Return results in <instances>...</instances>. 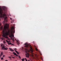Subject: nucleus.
I'll use <instances>...</instances> for the list:
<instances>
[{
	"label": "nucleus",
	"mask_w": 61,
	"mask_h": 61,
	"mask_svg": "<svg viewBox=\"0 0 61 61\" xmlns=\"http://www.w3.org/2000/svg\"><path fill=\"white\" fill-rule=\"evenodd\" d=\"M25 60H26L27 59H26V58H25Z\"/></svg>",
	"instance_id": "nucleus-23"
},
{
	"label": "nucleus",
	"mask_w": 61,
	"mask_h": 61,
	"mask_svg": "<svg viewBox=\"0 0 61 61\" xmlns=\"http://www.w3.org/2000/svg\"><path fill=\"white\" fill-rule=\"evenodd\" d=\"M15 56H18V55L17 54H16Z\"/></svg>",
	"instance_id": "nucleus-20"
},
{
	"label": "nucleus",
	"mask_w": 61,
	"mask_h": 61,
	"mask_svg": "<svg viewBox=\"0 0 61 61\" xmlns=\"http://www.w3.org/2000/svg\"><path fill=\"white\" fill-rule=\"evenodd\" d=\"M8 45H12V43L8 42Z\"/></svg>",
	"instance_id": "nucleus-11"
},
{
	"label": "nucleus",
	"mask_w": 61,
	"mask_h": 61,
	"mask_svg": "<svg viewBox=\"0 0 61 61\" xmlns=\"http://www.w3.org/2000/svg\"><path fill=\"white\" fill-rule=\"evenodd\" d=\"M11 45H14V44H11Z\"/></svg>",
	"instance_id": "nucleus-26"
},
{
	"label": "nucleus",
	"mask_w": 61,
	"mask_h": 61,
	"mask_svg": "<svg viewBox=\"0 0 61 61\" xmlns=\"http://www.w3.org/2000/svg\"><path fill=\"white\" fill-rule=\"evenodd\" d=\"M5 61H8V60H6Z\"/></svg>",
	"instance_id": "nucleus-27"
},
{
	"label": "nucleus",
	"mask_w": 61,
	"mask_h": 61,
	"mask_svg": "<svg viewBox=\"0 0 61 61\" xmlns=\"http://www.w3.org/2000/svg\"><path fill=\"white\" fill-rule=\"evenodd\" d=\"M36 51H39V50H38V49H37L36 48L35 49Z\"/></svg>",
	"instance_id": "nucleus-10"
},
{
	"label": "nucleus",
	"mask_w": 61,
	"mask_h": 61,
	"mask_svg": "<svg viewBox=\"0 0 61 61\" xmlns=\"http://www.w3.org/2000/svg\"><path fill=\"white\" fill-rule=\"evenodd\" d=\"M12 58H15L14 57H12Z\"/></svg>",
	"instance_id": "nucleus-21"
},
{
	"label": "nucleus",
	"mask_w": 61,
	"mask_h": 61,
	"mask_svg": "<svg viewBox=\"0 0 61 61\" xmlns=\"http://www.w3.org/2000/svg\"><path fill=\"white\" fill-rule=\"evenodd\" d=\"M3 53L1 52L0 54V56H3Z\"/></svg>",
	"instance_id": "nucleus-8"
},
{
	"label": "nucleus",
	"mask_w": 61,
	"mask_h": 61,
	"mask_svg": "<svg viewBox=\"0 0 61 61\" xmlns=\"http://www.w3.org/2000/svg\"><path fill=\"white\" fill-rule=\"evenodd\" d=\"M1 46L2 47L1 49L2 50H4V49H5V50H6L8 49V48H6L5 47V45H1Z\"/></svg>",
	"instance_id": "nucleus-4"
},
{
	"label": "nucleus",
	"mask_w": 61,
	"mask_h": 61,
	"mask_svg": "<svg viewBox=\"0 0 61 61\" xmlns=\"http://www.w3.org/2000/svg\"><path fill=\"white\" fill-rule=\"evenodd\" d=\"M7 17H6L4 18V21H3V24H5V22H7Z\"/></svg>",
	"instance_id": "nucleus-5"
},
{
	"label": "nucleus",
	"mask_w": 61,
	"mask_h": 61,
	"mask_svg": "<svg viewBox=\"0 0 61 61\" xmlns=\"http://www.w3.org/2000/svg\"><path fill=\"white\" fill-rule=\"evenodd\" d=\"M3 29V27H2L1 28V29Z\"/></svg>",
	"instance_id": "nucleus-28"
},
{
	"label": "nucleus",
	"mask_w": 61,
	"mask_h": 61,
	"mask_svg": "<svg viewBox=\"0 0 61 61\" xmlns=\"http://www.w3.org/2000/svg\"><path fill=\"white\" fill-rule=\"evenodd\" d=\"M13 54H14V55H16V53H15L14 52H13Z\"/></svg>",
	"instance_id": "nucleus-12"
},
{
	"label": "nucleus",
	"mask_w": 61,
	"mask_h": 61,
	"mask_svg": "<svg viewBox=\"0 0 61 61\" xmlns=\"http://www.w3.org/2000/svg\"><path fill=\"white\" fill-rule=\"evenodd\" d=\"M3 59H4V58L3 57H1V60H3Z\"/></svg>",
	"instance_id": "nucleus-14"
},
{
	"label": "nucleus",
	"mask_w": 61,
	"mask_h": 61,
	"mask_svg": "<svg viewBox=\"0 0 61 61\" xmlns=\"http://www.w3.org/2000/svg\"><path fill=\"white\" fill-rule=\"evenodd\" d=\"M1 23H0V26H1Z\"/></svg>",
	"instance_id": "nucleus-25"
},
{
	"label": "nucleus",
	"mask_w": 61,
	"mask_h": 61,
	"mask_svg": "<svg viewBox=\"0 0 61 61\" xmlns=\"http://www.w3.org/2000/svg\"><path fill=\"white\" fill-rule=\"evenodd\" d=\"M3 37H5L6 38H8V37L7 36L9 35L10 37L12 39L13 41H14V38L13 39V37H14V35L13 34H15V28L13 26L11 27V28L10 30L9 29V24H6L5 25V26L4 28V30H3Z\"/></svg>",
	"instance_id": "nucleus-1"
},
{
	"label": "nucleus",
	"mask_w": 61,
	"mask_h": 61,
	"mask_svg": "<svg viewBox=\"0 0 61 61\" xmlns=\"http://www.w3.org/2000/svg\"><path fill=\"white\" fill-rule=\"evenodd\" d=\"M2 57H3V58H5V55H3Z\"/></svg>",
	"instance_id": "nucleus-13"
},
{
	"label": "nucleus",
	"mask_w": 61,
	"mask_h": 61,
	"mask_svg": "<svg viewBox=\"0 0 61 61\" xmlns=\"http://www.w3.org/2000/svg\"><path fill=\"white\" fill-rule=\"evenodd\" d=\"M25 47H27L28 48V47H30V51H26V53H27V54H26V56L28 58L29 57V56H30L29 54V52H31L30 51L32 52H33L34 51L32 47V46H31L30 45H29L27 43H26L25 44Z\"/></svg>",
	"instance_id": "nucleus-2"
},
{
	"label": "nucleus",
	"mask_w": 61,
	"mask_h": 61,
	"mask_svg": "<svg viewBox=\"0 0 61 61\" xmlns=\"http://www.w3.org/2000/svg\"><path fill=\"white\" fill-rule=\"evenodd\" d=\"M15 52H16L17 53V54H18V55H19V52L17 51H15Z\"/></svg>",
	"instance_id": "nucleus-9"
},
{
	"label": "nucleus",
	"mask_w": 61,
	"mask_h": 61,
	"mask_svg": "<svg viewBox=\"0 0 61 61\" xmlns=\"http://www.w3.org/2000/svg\"><path fill=\"white\" fill-rule=\"evenodd\" d=\"M16 41L17 42V43L18 45H19V44H20V41H19L18 40H17Z\"/></svg>",
	"instance_id": "nucleus-6"
},
{
	"label": "nucleus",
	"mask_w": 61,
	"mask_h": 61,
	"mask_svg": "<svg viewBox=\"0 0 61 61\" xmlns=\"http://www.w3.org/2000/svg\"><path fill=\"white\" fill-rule=\"evenodd\" d=\"M10 20H12V18H10Z\"/></svg>",
	"instance_id": "nucleus-24"
},
{
	"label": "nucleus",
	"mask_w": 61,
	"mask_h": 61,
	"mask_svg": "<svg viewBox=\"0 0 61 61\" xmlns=\"http://www.w3.org/2000/svg\"><path fill=\"white\" fill-rule=\"evenodd\" d=\"M26 61H27V60H26Z\"/></svg>",
	"instance_id": "nucleus-29"
},
{
	"label": "nucleus",
	"mask_w": 61,
	"mask_h": 61,
	"mask_svg": "<svg viewBox=\"0 0 61 61\" xmlns=\"http://www.w3.org/2000/svg\"><path fill=\"white\" fill-rule=\"evenodd\" d=\"M10 51H11L12 52H14V50L12 49H11L10 48Z\"/></svg>",
	"instance_id": "nucleus-7"
},
{
	"label": "nucleus",
	"mask_w": 61,
	"mask_h": 61,
	"mask_svg": "<svg viewBox=\"0 0 61 61\" xmlns=\"http://www.w3.org/2000/svg\"><path fill=\"white\" fill-rule=\"evenodd\" d=\"M22 61H24V59H22Z\"/></svg>",
	"instance_id": "nucleus-17"
},
{
	"label": "nucleus",
	"mask_w": 61,
	"mask_h": 61,
	"mask_svg": "<svg viewBox=\"0 0 61 61\" xmlns=\"http://www.w3.org/2000/svg\"><path fill=\"white\" fill-rule=\"evenodd\" d=\"M14 50H15V51H16V50H17V49H16V48H15V49H14Z\"/></svg>",
	"instance_id": "nucleus-15"
},
{
	"label": "nucleus",
	"mask_w": 61,
	"mask_h": 61,
	"mask_svg": "<svg viewBox=\"0 0 61 61\" xmlns=\"http://www.w3.org/2000/svg\"><path fill=\"white\" fill-rule=\"evenodd\" d=\"M9 58H10V59H11V57L9 56Z\"/></svg>",
	"instance_id": "nucleus-16"
},
{
	"label": "nucleus",
	"mask_w": 61,
	"mask_h": 61,
	"mask_svg": "<svg viewBox=\"0 0 61 61\" xmlns=\"http://www.w3.org/2000/svg\"><path fill=\"white\" fill-rule=\"evenodd\" d=\"M28 61H30V60H28Z\"/></svg>",
	"instance_id": "nucleus-30"
},
{
	"label": "nucleus",
	"mask_w": 61,
	"mask_h": 61,
	"mask_svg": "<svg viewBox=\"0 0 61 61\" xmlns=\"http://www.w3.org/2000/svg\"><path fill=\"white\" fill-rule=\"evenodd\" d=\"M3 43H5V41H3Z\"/></svg>",
	"instance_id": "nucleus-19"
},
{
	"label": "nucleus",
	"mask_w": 61,
	"mask_h": 61,
	"mask_svg": "<svg viewBox=\"0 0 61 61\" xmlns=\"http://www.w3.org/2000/svg\"><path fill=\"white\" fill-rule=\"evenodd\" d=\"M0 17L4 18L5 16H6L7 15L5 14V13H4L3 14L2 13V10H0Z\"/></svg>",
	"instance_id": "nucleus-3"
},
{
	"label": "nucleus",
	"mask_w": 61,
	"mask_h": 61,
	"mask_svg": "<svg viewBox=\"0 0 61 61\" xmlns=\"http://www.w3.org/2000/svg\"><path fill=\"white\" fill-rule=\"evenodd\" d=\"M19 58H21V57H20V56H19Z\"/></svg>",
	"instance_id": "nucleus-22"
},
{
	"label": "nucleus",
	"mask_w": 61,
	"mask_h": 61,
	"mask_svg": "<svg viewBox=\"0 0 61 61\" xmlns=\"http://www.w3.org/2000/svg\"><path fill=\"white\" fill-rule=\"evenodd\" d=\"M15 40H16V39H15Z\"/></svg>",
	"instance_id": "nucleus-31"
},
{
	"label": "nucleus",
	"mask_w": 61,
	"mask_h": 61,
	"mask_svg": "<svg viewBox=\"0 0 61 61\" xmlns=\"http://www.w3.org/2000/svg\"><path fill=\"white\" fill-rule=\"evenodd\" d=\"M6 41L7 42H8H8H8V41H7V40H6Z\"/></svg>",
	"instance_id": "nucleus-18"
}]
</instances>
